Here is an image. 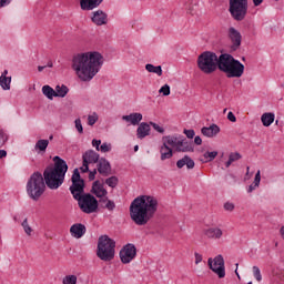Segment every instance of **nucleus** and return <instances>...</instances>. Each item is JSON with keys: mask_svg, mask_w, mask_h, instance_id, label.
<instances>
[{"mask_svg": "<svg viewBox=\"0 0 284 284\" xmlns=\"http://www.w3.org/2000/svg\"><path fill=\"white\" fill-rule=\"evenodd\" d=\"M138 139H145V136H150V124L142 122L136 130Z\"/></svg>", "mask_w": 284, "mask_h": 284, "instance_id": "24", "label": "nucleus"}, {"mask_svg": "<svg viewBox=\"0 0 284 284\" xmlns=\"http://www.w3.org/2000/svg\"><path fill=\"white\" fill-rule=\"evenodd\" d=\"M145 70L153 74H158V77H163V69L161 68V65L154 67V64L148 63L145 64Z\"/></svg>", "mask_w": 284, "mask_h": 284, "instance_id": "30", "label": "nucleus"}, {"mask_svg": "<svg viewBox=\"0 0 284 284\" xmlns=\"http://www.w3.org/2000/svg\"><path fill=\"white\" fill-rule=\"evenodd\" d=\"M170 84H164L163 87H161V89L159 90L160 94H163V97H170Z\"/></svg>", "mask_w": 284, "mask_h": 284, "instance_id": "40", "label": "nucleus"}, {"mask_svg": "<svg viewBox=\"0 0 284 284\" xmlns=\"http://www.w3.org/2000/svg\"><path fill=\"white\" fill-rule=\"evenodd\" d=\"M187 168V170H194V160H192V158L185 155L184 158H182L181 160H179L176 162V168H179V170L183 169V168Z\"/></svg>", "mask_w": 284, "mask_h": 284, "instance_id": "23", "label": "nucleus"}, {"mask_svg": "<svg viewBox=\"0 0 284 284\" xmlns=\"http://www.w3.org/2000/svg\"><path fill=\"white\" fill-rule=\"evenodd\" d=\"M99 153H97L93 150H89L87 151L83 155H82V160H83V164L80 168V171L82 173L88 172V170H90V163H99Z\"/></svg>", "mask_w": 284, "mask_h": 284, "instance_id": "13", "label": "nucleus"}, {"mask_svg": "<svg viewBox=\"0 0 284 284\" xmlns=\"http://www.w3.org/2000/svg\"><path fill=\"white\" fill-rule=\"evenodd\" d=\"M100 152H111L112 151V144L108 143V142H104L100 145Z\"/></svg>", "mask_w": 284, "mask_h": 284, "instance_id": "41", "label": "nucleus"}, {"mask_svg": "<svg viewBox=\"0 0 284 284\" xmlns=\"http://www.w3.org/2000/svg\"><path fill=\"white\" fill-rule=\"evenodd\" d=\"M53 162V166H48L44 170L43 181H45V185L49 187V190H59V187L63 185V181H65L68 163L59 156H54Z\"/></svg>", "mask_w": 284, "mask_h": 284, "instance_id": "4", "label": "nucleus"}, {"mask_svg": "<svg viewBox=\"0 0 284 284\" xmlns=\"http://www.w3.org/2000/svg\"><path fill=\"white\" fill-rule=\"evenodd\" d=\"M105 183L109 187H116L119 185V178L118 176H111L105 180Z\"/></svg>", "mask_w": 284, "mask_h": 284, "instance_id": "36", "label": "nucleus"}, {"mask_svg": "<svg viewBox=\"0 0 284 284\" xmlns=\"http://www.w3.org/2000/svg\"><path fill=\"white\" fill-rule=\"evenodd\" d=\"M91 21L95 26H106L108 24V13H105V11H103V10L93 11Z\"/></svg>", "mask_w": 284, "mask_h": 284, "instance_id": "15", "label": "nucleus"}, {"mask_svg": "<svg viewBox=\"0 0 284 284\" xmlns=\"http://www.w3.org/2000/svg\"><path fill=\"white\" fill-rule=\"evenodd\" d=\"M253 185H255V187H258V185H261V170L256 172Z\"/></svg>", "mask_w": 284, "mask_h": 284, "instance_id": "45", "label": "nucleus"}, {"mask_svg": "<svg viewBox=\"0 0 284 284\" xmlns=\"http://www.w3.org/2000/svg\"><path fill=\"white\" fill-rule=\"evenodd\" d=\"M253 1V4L255 8H258V6H261V3H263V1L265 0H252Z\"/></svg>", "mask_w": 284, "mask_h": 284, "instance_id": "55", "label": "nucleus"}, {"mask_svg": "<svg viewBox=\"0 0 284 284\" xmlns=\"http://www.w3.org/2000/svg\"><path fill=\"white\" fill-rule=\"evenodd\" d=\"M8 156V152L6 150H0V159H6Z\"/></svg>", "mask_w": 284, "mask_h": 284, "instance_id": "56", "label": "nucleus"}, {"mask_svg": "<svg viewBox=\"0 0 284 284\" xmlns=\"http://www.w3.org/2000/svg\"><path fill=\"white\" fill-rule=\"evenodd\" d=\"M103 55L97 51L78 53L72 58L71 68L80 81L90 82L103 68Z\"/></svg>", "mask_w": 284, "mask_h": 284, "instance_id": "2", "label": "nucleus"}, {"mask_svg": "<svg viewBox=\"0 0 284 284\" xmlns=\"http://www.w3.org/2000/svg\"><path fill=\"white\" fill-rule=\"evenodd\" d=\"M207 265L219 278H225V260L223 258V255H217L214 258L210 257L207 260Z\"/></svg>", "mask_w": 284, "mask_h": 284, "instance_id": "11", "label": "nucleus"}, {"mask_svg": "<svg viewBox=\"0 0 284 284\" xmlns=\"http://www.w3.org/2000/svg\"><path fill=\"white\" fill-rule=\"evenodd\" d=\"M248 8L247 0H229V12L234 21H244Z\"/></svg>", "mask_w": 284, "mask_h": 284, "instance_id": "8", "label": "nucleus"}, {"mask_svg": "<svg viewBox=\"0 0 284 284\" xmlns=\"http://www.w3.org/2000/svg\"><path fill=\"white\" fill-rule=\"evenodd\" d=\"M122 121L131 123V125H139L143 121V114L141 113H131L129 115H123Z\"/></svg>", "mask_w": 284, "mask_h": 284, "instance_id": "22", "label": "nucleus"}, {"mask_svg": "<svg viewBox=\"0 0 284 284\" xmlns=\"http://www.w3.org/2000/svg\"><path fill=\"white\" fill-rule=\"evenodd\" d=\"M99 203L102 207H104L105 210H109V212H114V209L116 207V204L114 203V201L108 199V195L104 197H101L99 200Z\"/></svg>", "mask_w": 284, "mask_h": 284, "instance_id": "26", "label": "nucleus"}, {"mask_svg": "<svg viewBox=\"0 0 284 284\" xmlns=\"http://www.w3.org/2000/svg\"><path fill=\"white\" fill-rule=\"evenodd\" d=\"M194 143L195 145H201L203 143V140L201 139V136L197 135L194 138Z\"/></svg>", "mask_w": 284, "mask_h": 284, "instance_id": "53", "label": "nucleus"}, {"mask_svg": "<svg viewBox=\"0 0 284 284\" xmlns=\"http://www.w3.org/2000/svg\"><path fill=\"white\" fill-rule=\"evenodd\" d=\"M71 181L72 185L70 186V192L73 199L77 201L78 199H81L85 187V182L81 179V173H79V169H74Z\"/></svg>", "mask_w": 284, "mask_h": 284, "instance_id": "10", "label": "nucleus"}, {"mask_svg": "<svg viewBox=\"0 0 284 284\" xmlns=\"http://www.w3.org/2000/svg\"><path fill=\"white\" fill-rule=\"evenodd\" d=\"M85 232H88V229L81 223H75L70 227V234L73 239H83Z\"/></svg>", "mask_w": 284, "mask_h": 284, "instance_id": "16", "label": "nucleus"}, {"mask_svg": "<svg viewBox=\"0 0 284 284\" xmlns=\"http://www.w3.org/2000/svg\"><path fill=\"white\" fill-rule=\"evenodd\" d=\"M49 139H50V141H52V139H54V136H53V135H50Z\"/></svg>", "mask_w": 284, "mask_h": 284, "instance_id": "62", "label": "nucleus"}, {"mask_svg": "<svg viewBox=\"0 0 284 284\" xmlns=\"http://www.w3.org/2000/svg\"><path fill=\"white\" fill-rule=\"evenodd\" d=\"M42 94H44V97H47V99H49L50 101H52V99H54V97H57L55 90L52 89V87H50V85L42 87Z\"/></svg>", "mask_w": 284, "mask_h": 284, "instance_id": "31", "label": "nucleus"}, {"mask_svg": "<svg viewBox=\"0 0 284 284\" xmlns=\"http://www.w3.org/2000/svg\"><path fill=\"white\" fill-rule=\"evenodd\" d=\"M98 172L99 174H102V176H109V174L112 172L110 162L104 158H101L98 162Z\"/></svg>", "mask_w": 284, "mask_h": 284, "instance_id": "18", "label": "nucleus"}, {"mask_svg": "<svg viewBox=\"0 0 284 284\" xmlns=\"http://www.w3.org/2000/svg\"><path fill=\"white\" fill-rule=\"evenodd\" d=\"M70 90L68 89V87H65V85H57L55 87V97H60L61 99H63L67 94H68V92H69Z\"/></svg>", "mask_w": 284, "mask_h": 284, "instance_id": "32", "label": "nucleus"}, {"mask_svg": "<svg viewBox=\"0 0 284 284\" xmlns=\"http://www.w3.org/2000/svg\"><path fill=\"white\" fill-rule=\"evenodd\" d=\"M116 242L110 239L108 235H101L98 240L97 256L104 263L114 261V254H116Z\"/></svg>", "mask_w": 284, "mask_h": 284, "instance_id": "6", "label": "nucleus"}, {"mask_svg": "<svg viewBox=\"0 0 284 284\" xmlns=\"http://www.w3.org/2000/svg\"><path fill=\"white\" fill-rule=\"evenodd\" d=\"M276 119V115L273 112H267L262 114L261 121L264 125V128H270L272 123H274V120Z\"/></svg>", "mask_w": 284, "mask_h": 284, "instance_id": "27", "label": "nucleus"}, {"mask_svg": "<svg viewBox=\"0 0 284 284\" xmlns=\"http://www.w3.org/2000/svg\"><path fill=\"white\" fill-rule=\"evenodd\" d=\"M227 119L231 121V123H236V115L232 111L227 113Z\"/></svg>", "mask_w": 284, "mask_h": 284, "instance_id": "50", "label": "nucleus"}, {"mask_svg": "<svg viewBox=\"0 0 284 284\" xmlns=\"http://www.w3.org/2000/svg\"><path fill=\"white\" fill-rule=\"evenodd\" d=\"M77 201L81 212L84 214H94L99 210V201L90 193H84Z\"/></svg>", "mask_w": 284, "mask_h": 284, "instance_id": "9", "label": "nucleus"}, {"mask_svg": "<svg viewBox=\"0 0 284 284\" xmlns=\"http://www.w3.org/2000/svg\"><path fill=\"white\" fill-rule=\"evenodd\" d=\"M204 236L207 239H213V241H219L223 236V230L219 227H209L204 230Z\"/></svg>", "mask_w": 284, "mask_h": 284, "instance_id": "20", "label": "nucleus"}, {"mask_svg": "<svg viewBox=\"0 0 284 284\" xmlns=\"http://www.w3.org/2000/svg\"><path fill=\"white\" fill-rule=\"evenodd\" d=\"M134 258H136V246L129 243L120 251V261H122L124 265H128V263H132Z\"/></svg>", "mask_w": 284, "mask_h": 284, "instance_id": "12", "label": "nucleus"}, {"mask_svg": "<svg viewBox=\"0 0 284 284\" xmlns=\"http://www.w3.org/2000/svg\"><path fill=\"white\" fill-rule=\"evenodd\" d=\"M74 124L75 130L79 132V134H83V124L81 123V119H75Z\"/></svg>", "mask_w": 284, "mask_h": 284, "instance_id": "43", "label": "nucleus"}, {"mask_svg": "<svg viewBox=\"0 0 284 284\" xmlns=\"http://www.w3.org/2000/svg\"><path fill=\"white\" fill-rule=\"evenodd\" d=\"M201 132L204 136L212 139V138L216 136V134H219V132H221V128H219V125H216V124H212L210 126L202 128Z\"/></svg>", "mask_w": 284, "mask_h": 284, "instance_id": "21", "label": "nucleus"}, {"mask_svg": "<svg viewBox=\"0 0 284 284\" xmlns=\"http://www.w3.org/2000/svg\"><path fill=\"white\" fill-rule=\"evenodd\" d=\"M184 134H185V136L187 138V139H192L193 136H195V132H194V130H187V129H185L184 130Z\"/></svg>", "mask_w": 284, "mask_h": 284, "instance_id": "48", "label": "nucleus"}, {"mask_svg": "<svg viewBox=\"0 0 284 284\" xmlns=\"http://www.w3.org/2000/svg\"><path fill=\"white\" fill-rule=\"evenodd\" d=\"M80 1V8L84 11H90L99 8L101 3H103L104 0H79Z\"/></svg>", "mask_w": 284, "mask_h": 284, "instance_id": "17", "label": "nucleus"}, {"mask_svg": "<svg viewBox=\"0 0 284 284\" xmlns=\"http://www.w3.org/2000/svg\"><path fill=\"white\" fill-rule=\"evenodd\" d=\"M22 227H23L26 234H28V236H30L32 234V227H30V224H28V219H26L22 222Z\"/></svg>", "mask_w": 284, "mask_h": 284, "instance_id": "42", "label": "nucleus"}, {"mask_svg": "<svg viewBox=\"0 0 284 284\" xmlns=\"http://www.w3.org/2000/svg\"><path fill=\"white\" fill-rule=\"evenodd\" d=\"M250 175V166L246 168V176Z\"/></svg>", "mask_w": 284, "mask_h": 284, "instance_id": "59", "label": "nucleus"}, {"mask_svg": "<svg viewBox=\"0 0 284 284\" xmlns=\"http://www.w3.org/2000/svg\"><path fill=\"white\" fill-rule=\"evenodd\" d=\"M48 145H50V141H48V140H39L36 143L34 149L39 150L40 152H45V150H48Z\"/></svg>", "mask_w": 284, "mask_h": 284, "instance_id": "33", "label": "nucleus"}, {"mask_svg": "<svg viewBox=\"0 0 284 284\" xmlns=\"http://www.w3.org/2000/svg\"><path fill=\"white\" fill-rule=\"evenodd\" d=\"M48 68H52V62H49V63H48Z\"/></svg>", "mask_w": 284, "mask_h": 284, "instance_id": "61", "label": "nucleus"}, {"mask_svg": "<svg viewBox=\"0 0 284 284\" xmlns=\"http://www.w3.org/2000/svg\"><path fill=\"white\" fill-rule=\"evenodd\" d=\"M10 83H12V77H8V70H4L0 75V87L2 90H10Z\"/></svg>", "mask_w": 284, "mask_h": 284, "instance_id": "25", "label": "nucleus"}, {"mask_svg": "<svg viewBox=\"0 0 284 284\" xmlns=\"http://www.w3.org/2000/svg\"><path fill=\"white\" fill-rule=\"evenodd\" d=\"M42 70H45V65H43V67L39 65V67H38V71L41 72Z\"/></svg>", "mask_w": 284, "mask_h": 284, "instance_id": "58", "label": "nucleus"}, {"mask_svg": "<svg viewBox=\"0 0 284 284\" xmlns=\"http://www.w3.org/2000/svg\"><path fill=\"white\" fill-rule=\"evenodd\" d=\"M134 152H139V145L134 146Z\"/></svg>", "mask_w": 284, "mask_h": 284, "instance_id": "60", "label": "nucleus"}, {"mask_svg": "<svg viewBox=\"0 0 284 284\" xmlns=\"http://www.w3.org/2000/svg\"><path fill=\"white\" fill-rule=\"evenodd\" d=\"M194 6H196V2H194V0H187L185 2V10L189 14H194Z\"/></svg>", "mask_w": 284, "mask_h": 284, "instance_id": "37", "label": "nucleus"}, {"mask_svg": "<svg viewBox=\"0 0 284 284\" xmlns=\"http://www.w3.org/2000/svg\"><path fill=\"white\" fill-rule=\"evenodd\" d=\"M216 156H219V152L216 151H207L205 152L201 158H200V161L202 163H210L211 161H214L216 159Z\"/></svg>", "mask_w": 284, "mask_h": 284, "instance_id": "28", "label": "nucleus"}, {"mask_svg": "<svg viewBox=\"0 0 284 284\" xmlns=\"http://www.w3.org/2000/svg\"><path fill=\"white\" fill-rule=\"evenodd\" d=\"M91 192L98 199H103L108 194V190H105V186H103V183H100L99 181L93 182Z\"/></svg>", "mask_w": 284, "mask_h": 284, "instance_id": "19", "label": "nucleus"}, {"mask_svg": "<svg viewBox=\"0 0 284 284\" xmlns=\"http://www.w3.org/2000/svg\"><path fill=\"white\" fill-rule=\"evenodd\" d=\"M256 187H258V186H255V184H251V185L247 187V193H248V194H252V192H253L254 190H256Z\"/></svg>", "mask_w": 284, "mask_h": 284, "instance_id": "54", "label": "nucleus"}, {"mask_svg": "<svg viewBox=\"0 0 284 284\" xmlns=\"http://www.w3.org/2000/svg\"><path fill=\"white\" fill-rule=\"evenodd\" d=\"M159 210V200L152 195H141L130 205V216L135 225H148Z\"/></svg>", "mask_w": 284, "mask_h": 284, "instance_id": "3", "label": "nucleus"}, {"mask_svg": "<svg viewBox=\"0 0 284 284\" xmlns=\"http://www.w3.org/2000/svg\"><path fill=\"white\" fill-rule=\"evenodd\" d=\"M227 36L232 43L231 50H233V52H236V50L241 48V41H243V36H241V31L236 30V28L234 27H230Z\"/></svg>", "mask_w": 284, "mask_h": 284, "instance_id": "14", "label": "nucleus"}, {"mask_svg": "<svg viewBox=\"0 0 284 284\" xmlns=\"http://www.w3.org/2000/svg\"><path fill=\"white\" fill-rule=\"evenodd\" d=\"M87 121L88 125H94L99 121V114L97 112L89 114Z\"/></svg>", "mask_w": 284, "mask_h": 284, "instance_id": "35", "label": "nucleus"}, {"mask_svg": "<svg viewBox=\"0 0 284 284\" xmlns=\"http://www.w3.org/2000/svg\"><path fill=\"white\" fill-rule=\"evenodd\" d=\"M175 152H194V144L183 140L179 135H165L162 138V146L160 149L161 161H166V159H172Z\"/></svg>", "mask_w": 284, "mask_h": 284, "instance_id": "5", "label": "nucleus"}, {"mask_svg": "<svg viewBox=\"0 0 284 284\" xmlns=\"http://www.w3.org/2000/svg\"><path fill=\"white\" fill-rule=\"evenodd\" d=\"M275 124L278 125V120L275 121Z\"/></svg>", "mask_w": 284, "mask_h": 284, "instance_id": "64", "label": "nucleus"}, {"mask_svg": "<svg viewBox=\"0 0 284 284\" xmlns=\"http://www.w3.org/2000/svg\"><path fill=\"white\" fill-rule=\"evenodd\" d=\"M150 125H152L153 130H155V132H159L160 134H163L165 132V129H163V126L154 122H150Z\"/></svg>", "mask_w": 284, "mask_h": 284, "instance_id": "44", "label": "nucleus"}, {"mask_svg": "<svg viewBox=\"0 0 284 284\" xmlns=\"http://www.w3.org/2000/svg\"><path fill=\"white\" fill-rule=\"evenodd\" d=\"M8 143V134L3 132V129H0V148H3Z\"/></svg>", "mask_w": 284, "mask_h": 284, "instance_id": "39", "label": "nucleus"}, {"mask_svg": "<svg viewBox=\"0 0 284 284\" xmlns=\"http://www.w3.org/2000/svg\"><path fill=\"white\" fill-rule=\"evenodd\" d=\"M243 156L239 152H231L229 154V160L225 162V168H230L232 163H236V161H241Z\"/></svg>", "mask_w": 284, "mask_h": 284, "instance_id": "29", "label": "nucleus"}, {"mask_svg": "<svg viewBox=\"0 0 284 284\" xmlns=\"http://www.w3.org/2000/svg\"><path fill=\"white\" fill-rule=\"evenodd\" d=\"M197 68L204 74H213L215 70H220L227 79H241L245 72V65L234 59L232 54L216 55L212 51H205L197 57Z\"/></svg>", "mask_w": 284, "mask_h": 284, "instance_id": "1", "label": "nucleus"}, {"mask_svg": "<svg viewBox=\"0 0 284 284\" xmlns=\"http://www.w3.org/2000/svg\"><path fill=\"white\" fill-rule=\"evenodd\" d=\"M45 192V181L40 172H34L27 182V194L32 201H39Z\"/></svg>", "mask_w": 284, "mask_h": 284, "instance_id": "7", "label": "nucleus"}, {"mask_svg": "<svg viewBox=\"0 0 284 284\" xmlns=\"http://www.w3.org/2000/svg\"><path fill=\"white\" fill-rule=\"evenodd\" d=\"M225 112H227V109H224V110H223V113H224V114H225Z\"/></svg>", "mask_w": 284, "mask_h": 284, "instance_id": "63", "label": "nucleus"}, {"mask_svg": "<svg viewBox=\"0 0 284 284\" xmlns=\"http://www.w3.org/2000/svg\"><path fill=\"white\" fill-rule=\"evenodd\" d=\"M78 277L77 275H65L62 278V284H77Z\"/></svg>", "mask_w": 284, "mask_h": 284, "instance_id": "34", "label": "nucleus"}, {"mask_svg": "<svg viewBox=\"0 0 284 284\" xmlns=\"http://www.w3.org/2000/svg\"><path fill=\"white\" fill-rule=\"evenodd\" d=\"M92 146L99 152L101 149V140H92Z\"/></svg>", "mask_w": 284, "mask_h": 284, "instance_id": "49", "label": "nucleus"}, {"mask_svg": "<svg viewBox=\"0 0 284 284\" xmlns=\"http://www.w3.org/2000/svg\"><path fill=\"white\" fill-rule=\"evenodd\" d=\"M10 3H12V0H0V8H7Z\"/></svg>", "mask_w": 284, "mask_h": 284, "instance_id": "51", "label": "nucleus"}, {"mask_svg": "<svg viewBox=\"0 0 284 284\" xmlns=\"http://www.w3.org/2000/svg\"><path fill=\"white\" fill-rule=\"evenodd\" d=\"M224 210H226V212H234V203L232 202H226L224 204Z\"/></svg>", "mask_w": 284, "mask_h": 284, "instance_id": "47", "label": "nucleus"}, {"mask_svg": "<svg viewBox=\"0 0 284 284\" xmlns=\"http://www.w3.org/2000/svg\"><path fill=\"white\" fill-rule=\"evenodd\" d=\"M280 232H281L282 239L284 240V226L281 227Z\"/></svg>", "mask_w": 284, "mask_h": 284, "instance_id": "57", "label": "nucleus"}, {"mask_svg": "<svg viewBox=\"0 0 284 284\" xmlns=\"http://www.w3.org/2000/svg\"><path fill=\"white\" fill-rule=\"evenodd\" d=\"M95 176H97V169H94L89 173V180L94 181Z\"/></svg>", "mask_w": 284, "mask_h": 284, "instance_id": "52", "label": "nucleus"}, {"mask_svg": "<svg viewBox=\"0 0 284 284\" xmlns=\"http://www.w3.org/2000/svg\"><path fill=\"white\" fill-rule=\"evenodd\" d=\"M195 256V265H200L201 263H203V255L199 252L194 253Z\"/></svg>", "mask_w": 284, "mask_h": 284, "instance_id": "46", "label": "nucleus"}, {"mask_svg": "<svg viewBox=\"0 0 284 284\" xmlns=\"http://www.w3.org/2000/svg\"><path fill=\"white\" fill-rule=\"evenodd\" d=\"M253 276L257 281V283H261V281H263V275H261V268H258V266H253Z\"/></svg>", "mask_w": 284, "mask_h": 284, "instance_id": "38", "label": "nucleus"}]
</instances>
